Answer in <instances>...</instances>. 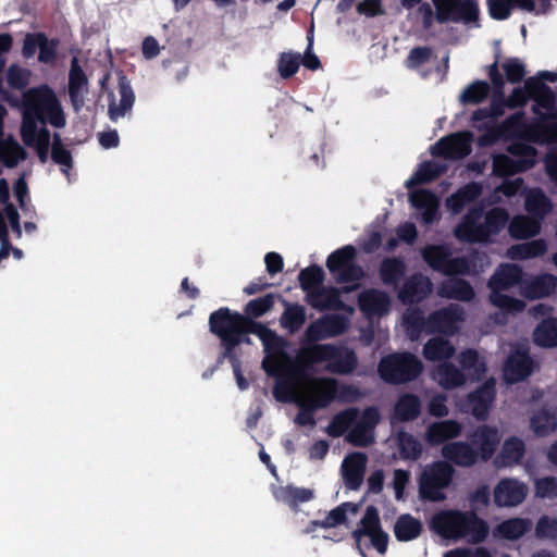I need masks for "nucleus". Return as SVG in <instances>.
Returning a JSON list of instances; mask_svg holds the SVG:
<instances>
[{
	"label": "nucleus",
	"instance_id": "4468645a",
	"mask_svg": "<svg viewBox=\"0 0 557 557\" xmlns=\"http://www.w3.org/2000/svg\"><path fill=\"white\" fill-rule=\"evenodd\" d=\"M463 311L458 305L433 311L428 315V333L453 335L457 331V323L462 321Z\"/></svg>",
	"mask_w": 557,
	"mask_h": 557
},
{
	"label": "nucleus",
	"instance_id": "bf43d9fd",
	"mask_svg": "<svg viewBox=\"0 0 557 557\" xmlns=\"http://www.w3.org/2000/svg\"><path fill=\"white\" fill-rule=\"evenodd\" d=\"M525 453V445L519 437L507 438L502 447L500 457L505 465H513L521 461Z\"/></svg>",
	"mask_w": 557,
	"mask_h": 557
},
{
	"label": "nucleus",
	"instance_id": "4c0bfd02",
	"mask_svg": "<svg viewBox=\"0 0 557 557\" xmlns=\"http://www.w3.org/2000/svg\"><path fill=\"white\" fill-rule=\"evenodd\" d=\"M422 530V522L410 513L400 515L394 524V534L399 542L416 540L421 535Z\"/></svg>",
	"mask_w": 557,
	"mask_h": 557
},
{
	"label": "nucleus",
	"instance_id": "5701e85b",
	"mask_svg": "<svg viewBox=\"0 0 557 557\" xmlns=\"http://www.w3.org/2000/svg\"><path fill=\"white\" fill-rule=\"evenodd\" d=\"M533 361L527 351L515 350L504 364V377L508 383L523 381L532 373Z\"/></svg>",
	"mask_w": 557,
	"mask_h": 557
},
{
	"label": "nucleus",
	"instance_id": "f03ea898",
	"mask_svg": "<svg viewBox=\"0 0 557 557\" xmlns=\"http://www.w3.org/2000/svg\"><path fill=\"white\" fill-rule=\"evenodd\" d=\"M430 529L444 540L470 544L483 543L490 533L487 522L474 510L442 509L430 520Z\"/></svg>",
	"mask_w": 557,
	"mask_h": 557
},
{
	"label": "nucleus",
	"instance_id": "0eeeda50",
	"mask_svg": "<svg viewBox=\"0 0 557 557\" xmlns=\"http://www.w3.org/2000/svg\"><path fill=\"white\" fill-rule=\"evenodd\" d=\"M251 334L258 336L263 344L267 356L262 361V368L268 375L278 374L280 367L294 364L286 352L288 343L284 337L258 321L251 330Z\"/></svg>",
	"mask_w": 557,
	"mask_h": 557
},
{
	"label": "nucleus",
	"instance_id": "e2e57ef3",
	"mask_svg": "<svg viewBox=\"0 0 557 557\" xmlns=\"http://www.w3.org/2000/svg\"><path fill=\"white\" fill-rule=\"evenodd\" d=\"M300 61V53L282 52L277 61L280 76L284 79L293 77L299 70Z\"/></svg>",
	"mask_w": 557,
	"mask_h": 557
},
{
	"label": "nucleus",
	"instance_id": "a878e982",
	"mask_svg": "<svg viewBox=\"0 0 557 557\" xmlns=\"http://www.w3.org/2000/svg\"><path fill=\"white\" fill-rule=\"evenodd\" d=\"M527 140L540 145L557 143V119L536 117L528 127Z\"/></svg>",
	"mask_w": 557,
	"mask_h": 557
},
{
	"label": "nucleus",
	"instance_id": "6e6d98bb",
	"mask_svg": "<svg viewBox=\"0 0 557 557\" xmlns=\"http://www.w3.org/2000/svg\"><path fill=\"white\" fill-rule=\"evenodd\" d=\"M491 91V86L485 81H474L468 85L459 97L462 104H478L484 101Z\"/></svg>",
	"mask_w": 557,
	"mask_h": 557
},
{
	"label": "nucleus",
	"instance_id": "5fc2aeb1",
	"mask_svg": "<svg viewBox=\"0 0 557 557\" xmlns=\"http://www.w3.org/2000/svg\"><path fill=\"white\" fill-rule=\"evenodd\" d=\"M358 418V410L355 408L345 409L336 413L326 431L332 437H339L356 422Z\"/></svg>",
	"mask_w": 557,
	"mask_h": 557
},
{
	"label": "nucleus",
	"instance_id": "72a5a7b5",
	"mask_svg": "<svg viewBox=\"0 0 557 557\" xmlns=\"http://www.w3.org/2000/svg\"><path fill=\"white\" fill-rule=\"evenodd\" d=\"M437 295L446 299L471 301L475 293L468 281L463 278H449L438 285Z\"/></svg>",
	"mask_w": 557,
	"mask_h": 557
},
{
	"label": "nucleus",
	"instance_id": "3c124183",
	"mask_svg": "<svg viewBox=\"0 0 557 557\" xmlns=\"http://www.w3.org/2000/svg\"><path fill=\"white\" fill-rule=\"evenodd\" d=\"M438 383L446 389H453L465 384L463 372L450 362H444L437 367Z\"/></svg>",
	"mask_w": 557,
	"mask_h": 557
},
{
	"label": "nucleus",
	"instance_id": "13d9d810",
	"mask_svg": "<svg viewBox=\"0 0 557 557\" xmlns=\"http://www.w3.org/2000/svg\"><path fill=\"white\" fill-rule=\"evenodd\" d=\"M51 159L61 166V172L69 175L70 169L73 168L74 161L71 151L63 145L59 134H54L51 145Z\"/></svg>",
	"mask_w": 557,
	"mask_h": 557
},
{
	"label": "nucleus",
	"instance_id": "f3484780",
	"mask_svg": "<svg viewBox=\"0 0 557 557\" xmlns=\"http://www.w3.org/2000/svg\"><path fill=\"white\" fill-rule=\"evenodd\" d=\"M528 494L524 483L516 479H503L494 488V503L498 507H513L521 504Z\"/></svg>",
	"mask_w": 557,
	"mask_h": 557
},
{
	"label": "nucleus",
	"instance_id": "aec40b11",
	"mask_svg": "<svg viewBox=\"0 0 557 557\" xmlns=\"http://www.w3.org/2000/svg\"><path fill=\"white\" fill-rule=\"evenodd\" d=\"M483 215L485 214L482 206L471 207L455 228V236L461 242L478 243V236L484 235L482 233V223H480Z\"/></svg>",
	"mask_w": 557,
	"mask_h": 557
},
{
	"label": "nucleus",
	"instance_id": "393cba45",
	"mask_svg": "<svg viewBox=\"0 0 557 557\" xmlns=\"http://www.w3.org/2000/svg\"><path fill=\"white\" fill-rule=\"evenodd\" d=\"M117 90L120 94V103L116 104L114 97L109 102L108 113L111 121L116 122L131 111L135 101V94L129 79L125 75H120L117 79Z\"/></svg>",
	"mask_w": 557,
	"mask_h": 557
},
{
	"label": "nucleus",
	"instance_id": "ea45409f",
	"mask_svg": "<svg viewBox=\"0 0 557 557\" xmlns=\"http://www.w3.org/2000/svg\"><path fill=\"white\" fill-rule=\"evenodd\" d=\"M530 428L536 436H547L557 429V416L555 411L543 407L533 412L530 418Z\"/></svg>",
	"mask_w": 557,
	"mask_h": 557
},
{
	"label": "nucleus",
	"instance_id": "6ab92c4d",
	"mask_svg": "<svg viewBox=\"0 0 557 557\" xmlns=\"http://www.w3.org/2000/svg\"><path fill=\"white\" fill-rule=\"evenodd\" d=\"M358 307L367 317H383L389 312L391 298L381 289L369 288L359 294Z\"/></svg>",
	"mask_w": 557,
	"mask_h": 557
},
{
	"label": "nucleus",
	"instance_id": "49530a36",
	"mask_svg": "<svg viewBox=\"0 0 557 557\" xmlns=\"http://www.w3.org/2000/svg\"><path fill=\"white\" fill-rule=\"evenodd\" d=\"M525 210L533 219L539 221L550 212L552 202L542 189L535 188L525 197Z\"/></svg>",
	"mask_w": 557,
	"mask_h": 557
},
{
	"label": "nucleus",
	"instance_id": "f704fd0d",
	"mask_svg": "<svg viewBox=\"0 0 557 557\" xmlns=\"http://www.w3.org/2000/svg\"><path fill=\"white\" fill-rule=\"evenodd\" d=\"M509 222V213L505 208L494 207L484 215L482 233L478 236V243H487L492 235H498Z\"/></svg>",
	"mask_w": 557,
	"mask_h": 557
},
{
	"label": "nucleus",
	"instance_id": "4d7b16f0",
	"mask_svg": "<svg viewBox=\"0 0 557 557\" xmlns=\"http://www.w3.org/2000/svg\"><path fill=\"white\" fill-rule=\"evenodd\" d=\"M547 251V245L544 239H534L524 244L511 247V257L513 259L525 260L543 256Z\"/></svg>",
	"mask_w": 557,
	"mask_h": 557
},
{
	"label": "nucleus",
	"instance_id": "0e129e2a",
	"mask_svg": "<svg viewBox=\"0 0 557 557\" xmlns=\"http://www.w3.org/2000/svg\"><path fill=\"white\" fill-rule=\"evenodd\" d=\"M321 325L327 337H335L347 331L349 322L345 315L334 313L322 317Z\"/></svg>",
	"mask_w": 557,
	"mask_h": 557
},
{
	"label": "nucleus",
	"instance_id": "c03bdc74",
	"mask_svg": "<svg viewBox=\"0 0 557 557\" xmlns=\"http://www.w3.org/2000/svg\"><path fill=\"white\" fill-rule=\"evenodd\" d=\"M539 232V221L525 215H515L508 224V233L515 239H528Z\"/></svg>",
	"mask_w": 557,
	"mask_h": 557
},
{
	"label": "nucleus",
	"instance_id": "7ed1b4c3",
	"mask_svg": "<svg viewBox=\"0 0 557 557\" xmlns=\"http://www.w3.org/2000/svg\"><path fill=\"white\" fill-rule=\"evenodd\" d=\"M523 270L516 263H502L487 282L490 288V302L500 310L509 313L520 312L524 309L523 300L506 295L503 292L518 286L523 281Z\"/></svg>",
	"mask_w": 557,
	"mask_h": 557
},
{
	"label": "nucleus",
	"instance_id": "680f3d73",
	"mask_svg": "<svg viewBox=\"0 0 557 557\" xmlns=\"http://www.w3.org/2000/svg\"><path fill=\"white\" fill-rule=\"evenodd\" d=\"M450 255L449 248L444 245H430L422 250L424 261L437 272H441L447 257H450Z\"/></svg>",
	"mask_w": 557,
	"mask_h": 557
},
{
	"label": "nucleus",
	"instance_id": "1a4fd4ad",
	"mask_svg": "<svg viewBox=\"0 0 557 557\" xmlns=\"http://www.w3.org/2000/svg\"><path fill=\"white\" fill-rule=\"evenodd\" d=\"M364 536L370 539V544L379 554L384 555L386 553L389 536L382 529L379 509L373 505L366 508L364 515L359 522V527L351 532V537L355 540L356 547L362 557H367L361 547V540Z\"/></svg>",
	"mask_w": 557,
	"mask_h": 557
},
{
	"label": "nucleus",
	"instance_id": "9b49d317",
	"mask_svg": "<svg viewBox=\"0 0 557 557\" xmlns=\"http://www.w3.org/2000/svg\"><path fill=\"white\" fill-rule=\"evenodd\" d=\"M351 392L348 385H339L336 379L318 377L311 384L310 404L313 408L323 409L330 406L335 399H344L347 393Z\"/></svg>",
	"mask_w": 557,
	"mask_h": 557
},
{
	"label": "nucleus",
	"instance_id": "a211bd4d",
	"mask_svg": "<svg viewBox=\"0 0 557 557\" xmlns=\"http://www.w3.org/2000/svg\"><path fill=\"white\" fill-rule=\"evenodd\" d=\"M367 455L355 451L347 455L342 462L344 484L348 490L357 491L361 486L367 468Z\"/></svg>",
	"mask_w": 557,
	"mask_h": 557
},
{
	"label": "nucleus",
	"instance_id": "20e7f679",
	"mask_svg": "<svg viewBox=\"0 0 557 557\" xmlns=\"http://www.w3.org/2000/svg\"><path fill=\"white\" fill-rule=\"evenodd\" d=\"M300 359L307 364L327 362L325 370L339 375L350 374L358 367V357L352 349L334 344H314L304 349Z\"/></svg>",
	"mask_w": 557,
	"mask_h": 557
},
{
	"label": "nucleus",
	"instance_id": "37998d69",
	"mask_svg": "<svg viewBox=\"0 0 557 557\" xmlns=\"http://www.w3.org/2000/svg\"><path fill=\"white\" fill-rule=\"evenodd\" d=\"M456 349L443 337L430 338L423 346V356L429 361H443L451 358Z\"/></svg>",
	"mask_w": 557,
	"mask_h": 557
},
{
	"label": "nucleus",
	"instance_id": "de8ad7c7",
	"mask_svg": "<svg viewBox=\"0 0 557 557\" xmlns=\"http://www.w3.org/2000/svg\"><path fill=\"white\" fill-rule=\"evenodd\" d=\"M276 299H282V297L273 293L251 299L245 305L242 314L250 321H256L273 309Z\"/></svg>",
	"mask_w": 557,
	"mask_h": 557
},
{
	"label": "nucleus",
	"instance_id": "f8f14e48",
	"mask_svg": "<svg viewBox=\"0 0 557 557\" xmlns=\"http://www.w3.org/2000/svg\"><path fill=\"white\" fill-rule=\"evenodd\" d=\"M471 152V137L468 133H454L442 137L431 147L432 156L447 160H460Z\"/></svg>",
	"mask_w": 557,
	"mask_h": 557
},
{
	"label": "nucleus",
	"instance_id": "dca6fc26",
	"mask_svg": "<svg viewBox=\"0 0 557 557\" xmlns=\"http://www.w3.org/2000/svg\"><path fill=\"white\" fill-rule=\"evenodd\" d=\"M431 280L421 273H414L407 277L398 290V298L405 305L418 304L425 299L432 292Z\"/></svg>",
	"mask_w": 557,
	"mask_h": 557
},
{
	"label": "nucleus",
	"instance_id": "423d86ee",
	"mask_svg": "<svg viewBox=\"0 0 557 557\" xmlns=\"http://www.w3.org/2000/svg\"><path fill=\"white\" fill-rule=\"evenodd\" d=\"M454 472V468L446 461L426 465L418 480L420 498L433 503L445 500V490L451 483Z\"/></svg>",
	"mask_w": 557,
	"mask_h": 557
},
{
	"label": "nucleus",
	"instance_id": "2eb2a0df",
	"mask_svg": "<svg viewBox=\"0 0 557 557\" xmlns=\"http://www.w3.org/2000/svg\"><path fill=\"white\" fill-rule=\"evenodd\" d=\"M495 397L496 382L494 379H488L468 395V405L472 416L478 420H486Z\"/></svg>",
	"mask_w": 557,
	"mask_h": 557
},
{
	"label": "nucleus",
	"instance_id": "4be33fe9",
	"mask_svg": "<svg viewBox=\"0 0 557 557\" xmlns=\"http://www.w3.org/2000/svg\"><path fill=\"white\" fill-rule=\"evenodd\" d=\"M67 91L74 109L78 111L85 103V94L88 91V78L76 57L71 60Z\"/></svg>",
	"mask_w": 557,
	"mask_h": 557
},
{
	"label": "nucleus",
	"instance_id": "864d4df0",
	"mask_svg": "<svg viewBox=\"0 0 557 557\" xmlns=\"http://www.w3.org/2000/svg\"><path fill=\"white\" fill-rule=\"evenodd\" d=\"M325 274L323 269L318 264H312L302 269L298 274V281L301 289L306 292L307 296L309 293L318 289L323 285Z\"/></svg>",
	"mask_w": 557,
	"mask_h": 557
},
{
	"label": "nucleus",
	"instance_id": "9d476101",
	"mask_svg": "<svg viewBox=\"0 0 557 557\" xmlns=\"http://www.w3.org/2000/svg\"><path fill=\"white\" fill-rule=\"evenodd\" d=\"M357 250L352 245L343 246L326 259L327 270L335 275L337 283L359 282L364 277V270L356 263Z\"/></svg>",
	"mask_w": 557,
	"mask_h": 557
},
{
	"label": "nucleus",
	"instance_id": "c9c22d12",
	"mask_svg": "<svg viewBox=\"0 0 557 557\" xmlns=\"http://www.w3.org/2000/svg\"><path fill=\"white\" fill-rule=\"evenodd\" d=\"M492 168L494 175L498 177H508L532 169V163L525 160H517L507 154L499 153L494 156Z\"/></svg>",
	"mask_w": 557,
	"mask_h": 557
},
{
	"label": "nucleus",
	"instance_id": "338daca9",
	"mask_svg": "<svg viewBox=\"0 0 557 557\" xmlns=\"http://www.w3.org/2000/svg\"><path fill=\"white\" fill-rule=\"evenodd\" d=\"M30 78V71L23 69L16 64L10 65L7 72V83L10 88L15 90H23L28 84Z\"/></svg>",
	"mask_w": 557,
	"mask_h": 557
},
{
	"label": "nucleus",
	"instance_id": "8fccbe9b",
	"mask_svg": "<svg viewBox=\"0 0 557 557\" xmlns=\"http://www.w3.org/2000/svg\"><path fill=\"white\" fill-rule=\"evenodd\" d=\"M399 456L403 460L417 461L422 455L421 443L410 433L399 431L396 435Z\"/></svg>",
	"mask_w": 557,
	"mask_h": 557
},
{
	"label": "nucleus",
	"instance_id": "09e8293b",
	"mask_svg": "<svg viewBox=\"0 0 557 557\" xmlns=\"http://www.w3.org/2000/svg\"><path fill=\"white\" fill-rule=\"evenodd\" d=\"M445 172V166L434 161H424L419 165L414 174L406 182L410 188L420 184H428L438 178Z\"/></svg>",
	"mask_w": 557,
	"mask_h": 557
},
{
	"label": "nucleus",
	"instance_id": "69168bd1",
	"mask_svg": "<svg viewBox=\"0 0 557 557\" xmlns=\"http://www.w3.org/2000/svg\"><path fill=\"white\" fill-rule=\"evenodd\" d=\"M480 10L475 0H458L454 22L473 23L479 20Z\"/></svg>",
	"mask_w": 557,
	"mask_h": 557
},
{
	"label": "nucleus",
	"instance_id": "2f4dec72",
	"mask_svg": "<svg viewBox=\"0 0 557 557\" xmlns=\"http://www.w3.org/2000/svg\"><path fill=\"white\" fill-rule=\"evenodd\" d=\"M409 201L412 207L422 211V221L431 224L435 221L438 210V199L429 189H418L410 194Z\"/></svg>",
	"mask_w": 557,
	"mask_h": 557
},
{
	"label": "nucleus",
	"instance_id": "b1692460",
	"mask_svg": "<svg viewBox=\"0 0 557 557\" xmlns=\"http://www.w3.org/2000/svg\"><path fill=\"white\" fill-rule=\"evenodd\" d=\"M307 302L314 309L319 311L324 310H349L352 311V308L347 309L346 305L341 299V290L336 287H319L318 289L309 293V296H306Z\"/></svg>",
	"mask_w": 557,
	"mask_h": 557
},
{
	"label": "nucleus",
	"instance_id": "473e14b6",
	"mask_svg": "<svg viewBox=\"0 0 557 557\" xmlns=\"http://www.w3.org/2000/svg\"><path fill=\"white\" fill-rule=\"evenodd\" d=\"M299 369L295 366L280 367L278 374L272 375L276 379L273 386V396L278 401H288L294 392V383L299 375Z\"/></svg>",
	"mask_w": 557,
	"mask_h": 557
},
{
	"label": "nucleus",
	"instance_id": "f257e3e1",
	"mask_svg": "<svg viewBox=\"0 0 557 557\" xmlns=\"http://www.w3.org/2000/svg\"><path fill=\"white\" fill-rule=\"evenodd\" d=\"M23 122L21 135L23 143L32 148L50 147V132L38 128L37 122H49L57 128L65 125V117L54 91L47 85L30 88L23 95Z\"/></svg>",
	"mask_w": 557,
	"mask_h": 557
},
{
	"label": "nucleus",
	"instance_id": "7c9ffc66",
	"mask_svg": "<svg viewBox=\"0 0 557 557\" xmlns=\"http://www.w3.org/2000/svg\"><path fill=\"white\" fill-rule=\"evenodd\" d=\"M422 404L420 398L412 393L400 395L394 406L392 419L396 422H411L421 414Z\"/></svg>",
	"mask_w": 557,
	"mask_h": 557
},
{
	"label": "nucleus",
	"instance_id": "ddd939ff",
	"mask_svg": "<svg viewBox=\"0 0 557 557\" xmlns=\"http://www.w3.org/2000/svg\"><path fill=\"white\" fill-rule=\"evenodd\" d=\"M528 87L531 90V99L535 102L532 112L537 117L557 119L556 97L552 88L536 77L528 78Z\"/></svg>",
	"mask_w": 557,
	"mask_h": 557
},
{
	"label": "nucleus",
	"instance_id": "a18cd8bd",
	"mask_svg": "<svg viewBox=\"0 0 557 557\" xmlns=\"http://www.w3.org/2000/svg\"><path fill=\"white\" fill-rule=\"evenodd\" d=\"M358 509L359 508L357 504L345 502L332 509L323 520L312 521V524L322 529L335 528L346 523L347 515H355L358 512Z\"/></svg>",
	"mask_w": 557,
	"mask_h": 557
},
{
	"label": "nucleus",
	"instance_id": "cd10ccee",
	"mask_svg": "<svg viewBox=\"0 0 557 557\" xmlns=\"http://www.w3.org/2000/svg\"><path fill=\"white\" fill-rule=\"evenodd\" d=\"M462 425L456 420H443L431 423L425 431V440L432 446H437L461 434Z\"/></svg>",
	"mask_w": 557,
	"mask_h": 557
},
{
	"label": "nucleus",
	"instance_id": "39448f33",
	"mask_svg": "<svg viewBox=\"0 0 557 557\" xmlns=\"http://www.w3.org/2000/svg\"><path fill=\"white\" fill-rule=\"evenodd\" d=\"M423 371V363L413 354L393 352L383 357L377 366L380 377L388 384L414 381Z\"/></svg>",
	"mask_w": 557,
	"mask_h": 557
},
{
	"label": "nucleus",
	"instance_id": "774afa93",
	"mask_svg": "<svg viewBox=\"0 0 557 557\" xmlns=\"http://www.w3.org/2000/svg\"><path fill=\"white\" fill-rule=\"evenodd\" d=\"M349 444L356 447H368L374 442L373 431L362 426L358 422L346 435Z\"/></svg>",
	"mask_w": 557,
	"mask_h": 557
},
{
	"label": "nucleus",
	"instance_id": "79ce46f5",
	"mask_svg": "<svg viewBox=\"0 0 557 557\" xmlns=\"http://www.w3.org/2000/svg\"><path fill=\"white\" fill-rule=\"evenodd\" d=\"M533 342L544 348L557 346V318L543 319L533 331Z\"/></svg>",
	"mask_w": 557,
	"mask_h": 557
},
{
	"label": "nucleus",
	"instance_id": "a19ab883",
	"mask_svg": "<svg viewBox=\"0 0 557 557\" xmlns=\"http://www.w3.org/2000/svg\"><path fill=\"white\" fill-rule=\"evenodd\" d=\"M531 529V522L524 518H510L500 522L495 529V535L508 540L517 541Z\"/></svg>",
	"mask_w": 557,
	"mask_h": 557
},
{
	"label": "nucleus",
	"instance_id": "c85d7f7f",
	"mask_svg": "<svg viewBox=\"0 0 557 557\" xmlns=\"http://www.w3.org/2000/svg\"><path fill=\"white\" fill-rule=\"evenodd\" d=\"M482 191L483 188L480 183H467L446 199V207L453 214H459L467 205L474 202L482 195Z\"/></svg>",
	"mask_w": 557,
	"mask_h": 557
},
{
	"label": "nucleus",
	"instance_id": "c756f323",
	"mask_svg": "<svg viewBox=\"0 0 557 557\" xmlns=\"http://www.w3.org/2000/svg\"><path fill=\"white\" fill-rule=\"evenodd\" d=\"M406 272L407 264L400 257H385L379 267V276L385 286L398 287Z\"/></svg>",
	"mask_w": 557,
	"mask_h": 557
},
{
	"label": "nucleus",
	"instance_id": "412c9836",
	"mask_svg": "<svg viewBox=\"0 0 557 557\" xmlns=\"http://www.w3.org/2000/svg\"><path fill=\"white\" fill-rule=\"evenodd\" d=\"M469 438L478 447L479 456L484 461L493 457L500 441L498 430L487 424L478 426Z\"/></svg>",
	"mask_w": 557,
	"mask_h": 557
},
{
	"label": "nucleus",
	"instance_id": "6e6552de",
	"mask_svg": "<svg viewBox=\"0 0 557 557\" xmlns=\"http://www.w3.org/2000/svg\"><path fill=\"white\" fill-rule=\"evenodd\" d=\"M257 321H250L238 311L221 307L209 315L210 332L223 339H240L243 334H251Z\"/></svg>",
	"mask_w": 557,
	"mask_h": 557
},
{
	"label": "nucleus",
	"instance_id": "58836bf2",
	"mask_svg": "<svg viewBox=\"0 0 557 557\" xmlns=\"http://www.w3.org/2000/svg\"><path fill=\"white\" fill-rule=\"evenodd\" d=\"M285 305V310L280 318V324L283 329L287 330L290 334L298 332L306 323L307 314L306 308L299 304H289L282 298Z\"/></svg>",
	"mask_w": 557,
	"mask_h": 557
},
{
	"label": "nucleus",
	"instance_id": "e433bc0d",
	"mask_svg": "<svg viewBox=\"0 0 557 557\" xmlns=\"http://www.w3.org/2000/svg\"><path fill=\"white\" fill-rule=\"evenodd\" d=\"M273 495L277 502L288 505L293 510H297L299 504L310 502L314 496L312 490L293 485L278 486Z\"/></svg>",
	"mask_w": 557,
	"mask_h": 557
},
{
	"label": "nucleus",
	"instance_id": "052dcab7",
	"mask_svg": "<svg viewBox=\"0 0 557 557\" xmlns=\"http://www.w3.org/2000/svg\"><path fill=\"white\" fill-rule=\"evenodd\" d=\"M25 158V149L16 141L5 144L0 139V160L5 168L13 169Z\"/></svg>",
	"mask_w": 557,
	"mask_h": 557
},
{
	"label": "nucleus",
	"instance_id": "603ef678",
	"mask_svg": "<svg viewBox=\"0 0 557 557\" xmlns=\"http://www.w3.org/2000/svg\"><path fill=\"white\" fill-rule=\"evenodd\" d=\"M459 363L463 371L468 372L473 379H481L486 371V364L474 349H466L459 355Z\"/></svg>",
	"mask_w": 557,
	"mask_h": 557
},
{
	"label": "nucleus",
	"instance_id": "bb28decb",
	"mask_svg": "<svg viewBox=\"0 0 557 557\" xmlns=\"http://www.w3.org/2000/svg\"><path fill=\"white\" fill-rule=\"evenodd\" d=\"M442 454L445 459L459 467H471L480 457L473 445L466 442L446 444L443 447Z\"/></svg>",
	"mask_w": 557,
	"mask_h": 557
}]
</instances>
